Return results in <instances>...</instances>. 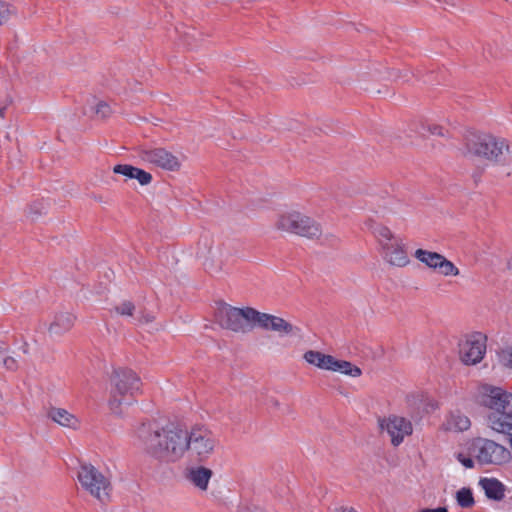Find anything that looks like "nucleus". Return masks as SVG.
I'll use <instances>...</instances> for the list:
<instances>
[{
    "instance_id": "27",
    "label": "nucleus",
    "mask_w": 512,
    "mask_h": 512,
    "mask_svg": "<svg viewBox=\"0 0 512 512\" xmlns=\"http://www.w3.org/2000/svg\"><path fill=\"white\" fill-rule=\"evenodd\" d=\"M135 168L136 167H133L131 165H116L113 168V171L117 174H122L128 178L133 179L134 173H135Z\"/></svg>"
},
{
    "instance_id": "30",
    "label": "nucleus",
    "mask_w": 512,
    "mask_h": 512,
    "mask_svg": "<svg viewBox=\"0 0 512 512\" xmlns=\"http://www.w3.org/2000/svg\"><path fill=\"white\" fill-rule=\"evenodd\" d=\"M416 397L420 398L421 400L425 399L431 409H436L437 408V403L433 399L428 398L423 393H420V394H417V395L412 394V395L408 396V401L412 402L413 400L416 399Z\"/></svg>"
},
{
    "instance_id": "19",
    "label": "nucleus",
    "mask_w": 512,
    "mask_h": 512,
    "mask_svg": "<svg viewBox=\"0 0 512 512\" xmlns=\"http://www.w3.org/2000/svg\"><path fill=\"white\" fill-rule=\"evenodd\" d=\"M304 360L319 369L330 371L333 356L324 354L317 350H308L303 355Z\"/></svg>"
},
{
    "instance_id": "8",
    "label": "nucleus",
    "mask_w": 512,
    "mask_h": 512,
    "mask_svg": "<svg viewBox=\"0 0 512 512\" xmlns=\"http://www.w3.org/2000/svg\"><path fill=\"white\" fill-rule=\"evenodd\" d=\"M471 454L482 465H504L511 459L508 448L486 438H477L472 442Z\"/></svg>"
},
{
    "instance_id": "3",
    "label": "nucleus",
    "mask_w": 512,
    "mask_h": 512,
    "mask_svg": "<svg viewBox=\"0 0 512 512\" xmlns=\"http://www.w3.org/2000/svg\"><path fill=\"white\" fill-rule=\"evenodd\" d=\"M370 229L380 245L383 259L388 264L401 268L410 263L405 242L400 236L395 235L382 224L375 223L370 226Z\"/></svg>"
},
{
    "instance_id": "15",
    "label": "nucleus",
    "mask_w": 512,
    "mask_h": 512,
    "mask_svg": "<svg viewBox=\"0 0 512 512\" xmlns=\"http://www.w3.org/2000/svg\"><path fill=\"white\" fill-rule=\"evenodd\" d=\"M213 471L205 466H192L187 470L186 479L200 492L208 490Z\"/></svg>"
},
{
    "instance_id": "2",
    "label": "nucleus",
    "mask_w": 512,
    "mask_h": 512,
    "mask_svg": "<svg viewBox=\"0 0 512 512\" xmlns=\"http://www.w3.org/2000/svg\"><path fill=\"white\" fill-rule=\"evenodd\" d=\"M463 141L466 154L482 157L492 162H500L502 156L509 151V145L505 139L475 130L468 131Z\"/></svg>"
},
{
    "instance_id": "12",
    "label": "nucleus",
    "mask_w": 512,
    "mask_h": 512,
    "mask_svg": "<svg viewBox=\"0 0 512 512\" xmlns=\"http://www.w3.org/2000/svg\"><path fill=\"white\" fill-rule=\"evenodd\" d=\"M415 258L426 267L437 271L444 277L458 276L459 269L445 256L440 253L417 249L414 253Z\"/></svg>"
},
{
    "instance_id": "33",
    "label": "nucleus",
    "mask_w": 512,
    "mask_h": 512,
    "mask_svg": "<svg viewBox=\"0 0 512 512\" xmlns=\"http://www.w3.org/2000/svg\"><path fill=\"white\" fill-rule=\"evenodd\" d=\"M139 323H150L153 321L154 316L150 313H142L136 318Z\"/></svg>"
},
{
    "instance_id": "37",
    "label": "nucleus",
    "mask_w": 512,
    "mask_h": 512,
    "mask_svg": "<svg viewBox=\"0 0 512 512\" xmlns=\"http://www.w3.org/2000/svg\"><path fill=\"white\" fill-rule=\"evenodd\" d=\"M340 512H356L353 508H342Z\"/></svg>"
},
{
    "instance_id": "26",
    "label": "nucleus",
    "mask_w": 512,
    "mask_h": 512,
    "mask_svg": "<svg viewBox=\"0 0 512 512\" xmlns=\"http://www.w3.org/2000/svg\"><path fill=\"white\" fill-rule=\"evenodd\" d=\"M116 312L122 316H134L135 306L129 301H124L115 307Z\"/></svg>"
},
{
    "instance_id": "29",
    "label": "nucleus",
    "mask_w": 512,
    "mask_h": 512,
    "mask_svg": "<svg viewBox=\"0 0 512 512\" xmlns=\"http://www.w3.org/2000/svg\"><path fill=\"white\" fill-rule=\"evenodd\" d=\"M5 349L0 347V360L2 364L9 370H14L17 367L16 361L13 357L5 356L2 357L4 354Z\"/></svg>"
},
{
    "instance_id": "16",
    "label": "nucleus",
    "mask_w": 512,
    "mask_h": 512,
    "mask_svg": "<svg viewBox=\"0 0 512 512\" xmlns=\"http://www.w3.org/2000/svg\"><path fill=\"white\" fill-rule=\"evenodd\" d=\"M48 417L55 423L70 429H78L80 422L78 418L62 408L53 407L48 411Z\"/></svg>"
},
{
    "instance_id": "25",
    "label": "nucleus",
    "mask_w": 512,
    "mask_h": 512,
    "mask_svg": "<svg viewBox=\"0 0 512 512\" xmlns=\"http://www.w3.org/2000/svg\"><path fill=\"white\" fill-rule=\"evenodd\" d=\"M497 358L502 366L512 369V346L501 349Z\"/></svg>"
},
{
    "instance_id": "21",
    "label": "nucleus",
    "mask_w": 512,
    "mask_h": 512,
    "mask_svg": "<svg viewBox=\"0 0 512 512\" xmlns=\"http://www.w3.org/2000/svg\"><path fill=\"white\" fill-rule=\"evenodd\" d=\"M481 485L488 498L500 499L503 497V486L494 478H485L481 480Z\"/></svg>"
},
{
    "instance_id": "7",
    "label": "nucleus",
    "mask_w": 512,
    "mask_h": 512,
    "mask_svg": "<svg viewBox=\"0 0 512 512\" xmlns=\"http://www.w3.org/2000/svg\"><path fill=\"white\" fill-rule=\"evenodd\" d=\"M217 319L219 324L234 332L246 333L254 328L255 309L236 308L223 304L218 308Z\"/></svg>"
},
{
    "instance_id": "4",
    "label": "nucleus",
    "mask_w": 512,
    "mask_h": 512,
    "mask_svg": "<svg viewBox=\"0 0 512 512\" xmlns=\"http://www.w3.org/2000/svg\"><path fill=\"white\" fill-rule=\"evenodd\" d=\"M277 230L296 234L309 239H322L327 242L333 235L323 233L321 226L312 218L298 211L280 214L275 222Z\"/></svg>"
},
{
    "instance_id": "9",
    "label": "nucleus",
    "mask_w": 512,
    "mask_h": 512,
    "mask_svg": "<svg viewBox=\"0 0 512 512\" xmlns=\"http://www.w3.org/2000/svg\"><path fill=\"white\" fill-rule=\"evenodd\" d=\"M197 257L202 260L204 268L209 273L218 274L222 271L228 253L222 243L216 241L212 236L206 235L198 243Z\"/></svg>"
},
{
    "instance_id": "23",
    "label": "nucleus",
    "mask_w": 512,
    "mask_h": 512,
    "mask_svg": "<svg viewBox=\"0 0 512 512\" xmlns=\"http://www.w3.org/2000/svg\"><path fill=\"white\" fill-rule=\"evenodd\" d=\"M456 501L462 508H470L474 505L473 493L470 488L463 487L456 492Z\"/></svg>"
},
{
    "instance_id": "36",
    "label": "nucleus",
    "mask_w": 512,
    "mask_h": 512,
    "mask_svg": "<svg viewBox=\"0 0 512 512\" xmlns=\"http://www.w3.org/2000/svg\"><path fill=\"white\" fill-rule=\"evenodd\" d=\"M6 111H7L6 107L0 108V118L5 117Z\"/></svg>"
},
{
    "instance_id": "6",
    "label": "nucleus",
    "mask_w": 512,
    "mask_h": 512,
    "mask_svg": "<svg viewBox=\"0 0 512 512\" xmlns=\"http://www.w3.org/2000/svg\"><path fill=\"white\" fill-rule=\"evenodd\" d=\"M77 478L81 487L91 496L100 502H106L109 500L111 483L109 479L93 465H81Z\"/></svg>"
},
{
    "instance_id": "11",
    "label": "nucleus",
    "mask_w": 512,
    "mask_h": 512,
    "mask_svg": "<svg viewBox=\"0 0 512 512\" xmlns=\"http://www.w3.org/2000/svg\"><path fill=\"white\" fill-rule=\"evenodd\" d=\"M255 327L275 332L280 337L297 336L300 333V329L297 326H294L285 319L275 315L261 313L257 310H255L254 317V328Z\"/></svg>"
},
{
    "instance_id": "28",
    "label": "nucleus",
    "mask_w": 512,
    "mask_h": 512,
    "mask_svg": "<svg viewBox=\"0 0 512 512\" xmlns=\"http://www.w3.org/2000/svg\"><path fill=\"white\" fill-rule=\"evenodd\" d=\"M134 179H137L141 185H147L151 182L152 176L139 168H135Z\"/></svg>"
},
{
    "instance_id": "32",
    "label": "nucleus",
    "mask_w": 512,
    "mask_h": 512,
    "mask_svg": "<svg viewBox=\"0 0 512 512\" xmlns=\"http://www.w3.org/2000/svg\"><path fill=\"white\" fill-rule=\"evenodd\" d=\"M137 121L143 122L144 124H151V125H154V126H158L159 125L156 122H150L148 119L142 118V117H134L132 121L128 122V124L129 125H140L141 123H139Z\"/></svg>"
},
{
    "instance_id": "31",
    "label": "nucleus",
    "mask_w": 512,
    "mask_h": 512,
    "mask_svg": "<svg viewBox=\"0 0 512 512\" xmlns=\"http://www.w3.org/2000/svg\"><path fill=\"white\" fill-rule=\"evenodd\" d=\"M457 460L466 468H473L474 467V460L463 453L457 454Z\"/></svg>"
},
{
    "instance_id": "5",
    "label": "nucleus",
    "mask_w": 512,
    "mask_h": 512,
    "mask_svg": "<svg viewBox=\"0 0 512 512\" xmlns=\"http://www.w3.org/2000/svg\"><path fill=\"white\" fill-rule=\"evenodd\" d=\"M112 383L110 409L114 414L121 415V406L132 403L131 397L140 390L141 381L132 370L120 369L114 373Z\"/></svg>"
},
{
    "instance_id": "1",
    "label": "nucleus",
    "mask_w": 512,
    "mask_h": 512,
    "mask_svg": "<svg viewBox=\"0 0 512 512\" xmlns=\"http://www.w3.org/2000/svg\"><path fill=\"white\" fill-rule=\"evenodd\" d=\"M136 443L144 453L163 463H175L186 453L196 461L204 462L213 455L217 446L214 434L203 426L187 431L151 422L143 423L137 429Z\"/></svg>"
},
{
    "instance_id": "10",
    "label": "nucleus",
    "mask_w": 512,
    "mask_h": 512,
    "mask_svg": "<svg viewBox=\"0 0 512 512\" xmlns=\"http://www.w3.org/2000/svg\"><path fill=\"white\" fill-rule=\"evenodd\" d=\"M487 337L476 332L466 336L459 344V356L466 365H475L483 359L486 353Z\"/></svg>"
},
{
    "instance_id": "13",
    "label": "nucleus",
    "mask_w": 512,
    "mask_h": 512,
    "mask_svg": "<svg viewBox=\"0 0 512 512\" xmlns=\"http://www.w3.org/2000/svg\"><path fill=\"white\" fill-rule=\"evenodd\" d=\"M379 426L381 430L387 432L394 446L400 445L404 438L413 432L411 421L398 415H391L381 419Z\"/></svg>"
},
{
    "instance_id": "34",
    "label": "nucleus",
    "mask_w": 512,
    "mask_h": 512,
    "mask_svg": "<svg viewBox=\"0 0 512 512\" xmlns=\"http://www.w3.org/2000/svg\"><path fill=\"white\" fill-rule=\"evenodd\" d=\"M419 512H448L444 507H438L435 509H422Z\"/></svg>"
},
{
    "instance_id": "35",
    "label": "nucleus",
    "mask_w": 512,
    "mask_h": 512,
    "mask_svg": "<svg viewBox=\"0 0 512 512\" xmlns=\"http://www.w3.org/2000/svg\"><path fill=\"white\" fill-rule=\"evenodd\" d=\"M28 213L29 214H33L34 213V206H30ZM39 214H41L40 210L39 211L38 210L35 211V215H39Z\"/></svg>"
},
{
    "instance_id": "20",
    "label": "nucleus",
    "mask_w": 512,
    "mask_h": 512,
    "mask_svg": "<svg viewBox=\"0 0 512 512\" xmlns=\"http://www.w3.org/2000/svg\"><path fill=\"white\" fill-rule=\"evenodd\" d=\"M330 371L333 372H339L341 374L356 378L359 377L362 374L361 369L352 364L349 361L345 360H338L335 357H333L332 365Z\"/></svg>"
},
{
    "instance_id": "24",
    "label": "nucleus",
    "mask_w": 512,
    "mask_h": 512,
    "mask_svg": "<svg viewBox=\"0 0 512 512\" xmlns=\"http://www.w3.org/2000/svg\"><path fill=\"white\" fill-rule=\"evenodd\" d=\"M16 14V9L9 3L0 1V26L6 24Z\"/></svg>"
},
{
    "instance_id": "18",
    "label": "nucleus",
    "mask_w": 512,
    "mask_h": 512,
    "mask_svg": "<svg viewBox=\"0 0 512 512\" xmlns=\"http://www.w3.org/2000/svg\"><path fill=\"white\" fill-rule=\"evenodd\" d=\"M74 319V316L68 312L56 314L49 327L50 334L62 335L67 332L73 326Z\"/></svg>"
},
{
    "instance_id": "14",
    "label": "nucleus",
    "mask_w": 512,
    "mask_h": 512,
    "mask_svg": "<svg viewBox=\"0 0 512 512\" xmlns=\"http://www.w3.org/2000/svg\"><path fill=\"white\" fill-rule=\"evenodd\" d=\"M141 157L144 161L166 171L175 172L181 168L179 159L163 148H145L141 152Z\"/></svg>"
},
{
    "instance_id": "22",
    "label": "nucleus",
    "mask_w": 512,
    "mask_h": 512,
    "mask_svg": "<svg viewBox=\"0 0 512 512\" xmlns=\"http://www.w3.org/2000/svg\"><path fill=\"white\" fill-rule=\"evenodd\" d=\"M90 109L97 119H105L113 112L111 106L106 101L97 99L93 100Z\"/></svg>"
},
{
    "instance_id": "17",
    "label": "nucleus",
    "mask_w": 512,
    "mask_h": 512,
    "mask_svg": "<svg viewBox=\"0 0 512 512\" xmlns=\"http://www.w3.org/2000/svg\"><path fill=\"white\" fill-rule=\"evenodd\" d=\"M443 426L448 431L463 432L470 428L471 421L465 414L455 411L446 417Z\"/></svg>"
}]
</instances>
